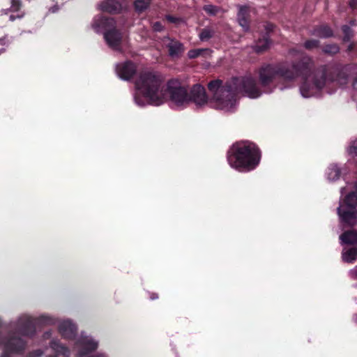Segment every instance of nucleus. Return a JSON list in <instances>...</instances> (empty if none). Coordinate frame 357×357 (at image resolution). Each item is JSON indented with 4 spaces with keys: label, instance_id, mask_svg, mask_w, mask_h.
Masks as SVG:
<instances>
[{
    "label": "nucleus",
    "instance_id": "1",
    "mask_svg": "<svg viewBox=\"0 0 357 357\" xmlns=\"http://www.w3.org/2000/svg\"><path fill=\"white\" fill-rule=\"evenodd\" d=\"M137 92L153 105H160L169 100L176 107H185L191 102L188 90L176 79L164 84L163 77L151 70L141 72L136 81Z\"/></svg>",
    "mask_w": 357,
    "mask_h": 357
},
{
    "label": "nucleus",
    "instance_id": "2",
    "mask_svg": "<svg viewBox=\"0 0 357 357\" xmlns=\"http://www.w3.org/2000/svg\"><path fill=\"white\" fill-rule=\"evenodd\" d=\"M311 59L304 57L301 63L294 65L289 70L282 66L267 65L259 70V79L262 86H266L278 77L291 81L301 75L303 82L301 86V95L305 98L316 95L326 83V73L324 69L311 72Z\"/></svg>",
    "mask_w": 357,
    "mask_h": 357
},
{
    "label": "nucleus",
    "instance_id": "3",
    "mask_svg": "<svg viewBox=\"0 0 357 357\" xmlns=\"http://www.w3.org/2000/svg\"><path fill=\"white\" fill-rule=\"evenodd\" d=\"M208 89L210 106L225 112H231L235 109L240 93H244L250 98H257L262 93L250 76L232 78L226 82L220 79L213 80L208 84Z\"/></svg>",
    "mask_w": 357,
    "mask_h": 357
},
{
    "label": "nucleus",
    "instance_id": "4",
    "mask_svg": "<svg viewBox=\"0 0 357 357\" xmlns=\"http://www.w3.org/2000/svg\"><path fill=\"white\" fill-rule=\"evenodd\" d=\"M227 160L231 167L239 171H250L259 164L260 153L254 144L236 143L231 148Z\"/></svg>",
    "mask_w": 357,
    "mask_h": 357
},
{
    "label": "nucleus",
    "instance_id": "5",
    "mask_svg": "<svg viewBox=\"0 0 357 357\" xmlns=\"http://www.w3.org/2000/svg\"><path fill=\"white\" fill-rule=\"evenodd\" d=\"M114 26L115 22L112 18H107L102 15L96 16L92 23V27L96 32L105 30L104 38L107 45L114 50H119L123 40V36Z\"/></svg>",
    "mask_w": 357,
    "mask_h": 357
},
{
    "label": "nucleus",
    "instance_id": "6",
    "mask_svg": "<svg viewBox=\"0 0 357 357\" xmlns=\"http://www.w3.org/2000/svg\"><path fill=\"white\" fill-rule=\"evenodd\" d=\"M356 206H351L347 203V197L340 202L337 208V213L341 220L349 225L354 226L357 224V211Z\"/></svg>",
    "mask_w": 357,
    "mask_h": 357
},
{
    "label": "nucleus",
    "instance_id": "7",
    "mask_svg": "<svg viewBox=\"0 0 357 357\" xmlns=\"http://www.w3.org/2000/svg\"><path fill=\"white\" fill-rule=\"evenodd\" d=\"M189 96L191 101L194 102L198 107L208 104V98L206 96L205 89L199 84H196L192 88Z\"/></svg>",
    "mask_w": 357,
    "mask_h": 357
},
{
    "label": "nucleus",
    "instance_id": "8",
    "mask_svg": "<svg viewBox=\"0 0 357 357\" xmlns=\"http://www.w3.org/2000/svg\"><path fill=\"white\" fill-rule=\"evenodd\" d=\"M3 354L1 357H8L6 353L8 351L14 352L18 351L24 349V342L21 338H17L15 337H12L6 342H3Z\"/></svg>",
    "mask_w": 357,
    "mask_h": 357
},
{
    "label": "nucleus",
    "instance_id": "9",
    "mask_svg": "<svg viewBox=\"0 0 357 357\" xmlns=\"http://www.w3.org/2000/svg\"><path fill=\"white\" fill-rule=\"evenodd\" d=\"M136 72L135 66L131 62H125L116 66V73L119 77L128 80L130 79Z\"/></svg>",
    "mask_w": 357,
    "mask_h": 357
},
{
    "label": "nucleus",
    "instance_id": "10",
    "mask_svg": "<svg viewBox=\"0 0 357 357\" xmlns=\"http://www.w3.org/2000/svg\"><path fill=\"white\" fill-rule=\"evenodd\" d=\"M79 355H84L86 351L95 350L98 347V342L88 337H83L77 343Z\"/></svg>",
    "mask_w": 357,
    "mask_h": 357
},
{
    "label": "nucleus",
    "instance_id": "11",
    "mask_svg": "<svg viewBox=\"0 0 357 357\" xmlns=\"http://www.w3.org/2000/svg\"><path fill=\"white\" fill-rule=\"evenodd\" d=\"M59 328L61 335L67 338L72 337L76 331V327L68 320L62 321Z\"/></svg>",
    "mask_w": 357,
    "mask_h": 357
},
{
    "label": "nucleus",
    "instance_id": "12",
    "mask_svg": "<svg viewBox=\"0 0 357 357\" xmlns=\"http://www.w3.org/2000/svg\"><path fill=\"white\" fill-rule=\"evenodd\" d=\"M101 9L108 13H116L121 10L122 7L119 0H105L101 5Z\"/></svg>",
    "mask_w": 357,
    "mask_h": 357
},
{
    "label": "nucleus",
    "instance_id": "13",
    "mask_svg": "<svg viewBox=\"0 0 357 357\" xmlns=\"http://www.w3.org/2000/svg\"><path fill=\"white\" fill-rule=\"evenodd\" d=\"M167 46L169 55L172 57L178 56L183 52L182 44L177 40H169Z\"/></svg>",
    "mask_w": 357,
    "mask_h": 357
},
{
    "label": "nucleus",
    "instance_id": "14",
    "mask_svg": "<svg viewBox=\"0 0 357 357\" xmlns=\"http://www.w3.org/2000/svg\"><path fill=\"white\" fill-rule=\"evenodd\" d=\"M239 24L245 29H248V8L246 6H241L238 13Z\"/></svg>",
    "mask_w": 357,
    "mask_h": 357
},
{
    "label": "nucleus",
    "instance_id": "15",
    "mask_svg": "<svg viewBox=\"0 0 357 357\" xmlns=\"http://www.w3.org/2000/svg\"><path fill=\"white\" fill-rule=\"evenodd\" d=\"M340 239L342 243L355 244L357 243V231L349 230L345 231L340 236Z\"/></svg>",
    "mask_w": 357,
    "mask_h": 357
},
{
    "label": "nucleus",
    "instance_id": "16",
    "mask_svg": "<svg viewBox=\"0 0 357 357\" xmlns=\"http://www.w3.org/2000/svg\"><path fill=\"white\" fill-rule=\"evenodd\" d=\"M342 258L347 263H354L357 259V247L344 249L342 253Z\"/></svg>",
    "mask_w": 357,
    "mask_h": 357
},
{
    "label": "nucleus",
    "instance_id": "17",
    "mask_svg": "<svg viewBox=\"0 0 357 357\" xmlns=\"http://www.w3.org/2000/svg\"><path fill=\"white\" fill-rule=\"evenodd\" d=\"M20 325L23 331L24 335H29L32 333L33 323L30 317H26L24 319H20Z\"/></svg>",
    "mask_w": 357,
    "mask_h": 357
},
{
    "label": "nucleus",
    "instance_id": "18",
    "mask_svg": "<svg viewBox=\"0 0 357 357\" xmlns=\"http://www.w3.org/2000/svg\"><path fill=\"white\" fill-rule=\"evenodd\" d=\"M151 3V0H135L134 7L136 12L140 13L149 8Z\"/></svg>",
    "mask_w": 357,
    "mask_h": 357
},
{
    "label": "nucleus",
    "instance_id": "19",
    "mask_svg": "<svg viewBox=\"0 0 357 357\" xmlns=\"http://www.w3.org/2000/svg\"><path fill=\"white\" fill-rule=\"evenodd\" d=\"M327 175L329 180L335 181L340 177V170L336 165H332L328 167Z\"/></svg>",
    "mask_w": 357,
    "mask_h": 357
},
{
    "label": "nucleus",
    "instance_id": "20",
    "mask_svg": "<svg viewBox=\"0 0 357 357\" xmlns=\"http://www.w3.org/2000/svg\"><path fill=\"white\" fill-rule=\"evenodd\" d=\"M270 45V43L267 38L259 40L255 46L257 52H262L267 50Z\"/></svg>",
    "mask_w": 357,
    "mask_h": 357
},
{
    "label": "nucleus",
    "instance_id": "21",
    "mask_svg": "<svg viewBox=\"0 0 357 357\" xmlns=\"http://www.w3.org/2000/svg\"><path fill=\"white\" fill-rule=\"evenodd\" d=\"M346 197L347 203L351 206H357V183H356V191L349 193Z\"/></svg>",
    "mask_w": 357,
    "mask_h": 357
},
{
    "label": "nucleus",
    "instance_id": "22",
    "mask_svg": "<svg viewBox=\"0 0 357 357\" xmlns=\"http://www.w3.org/2000/svg\"><path fill=\"white\" fill-rule=\"evenodd\" d=\"M340 50L339 47L335 44L326 45L324 47L323 51L325 53L335 54Z\"/></svg>",
    "mask_w": 357,
    "mask_h": 357
},
{
    "label": "nucleus",
    "instance_id": "23",
    "mask_svg": "<svg viewBox=\"0 0 357 357\" xmlns=\"http://www.w3.org/2000/svg\"><path fill=\"white\" fill-rule=\"evenodd\" d=\"M332 34L331 29L328 26H322L317 31V35L324 38L330 37Z\"/></svg>",
    "mask_w": 357,
    "mask_h": 357
},
{
    "label": "nucleus",
    "instance_id": "24",
    "mask_svg": "<svg viewBox=\"0 0 357 357\" xmlns=\"http://www.w3.org/2000/svg\"><path fill=\"white\" fill-rule=\"evenodd\" d=\"M213 32L210 29H204L199 33V38L202 40H207L212 37Z\"/></svg>",
    "mask_w": 357,
    "mask_h": 357
},
{
    "label": "nucleus",
    "instance_id": "25",
    "mask_svg": "<svg viewBox=\"0 0 357 357\" xmlns=\"http://www.w3.org/2000/svg\"><path fill=\"white\" fill-rule=\"evenodd\" d=\"M208 50H204V49H197V50H190L188 53V55L189 58L190 59H195L199 56L202 52H208Z\"/></svg>",
    "mask_w": 357,
    "mask_h": 357
},
{
    "label": "nucleus",
    "instance_id": "26",
    "mask_svg": "<svg viewBox=\"0 0 357 357\" xmlns=\"http://www.w3.org/2000/svg\"><path fill=\"white\" fill-rule=\"evenodd\" d=\"M204 10L207 13H208L209 15H216L218 11H219V8L215 6H213V5H206L204 7Z\"/></svg>",
    "mask_w": 357,
    "mask_h": 357
},
{
    "label": "nucleus",
    "instance_id": "27",
    "mask_svg": "<svg viewBox=\"0 0 357 357\" xmlns=\"http://www.w3.org/2000/svg\"><path fill=\"white\" fill-rule=\"evenodd\" d=\"M304 46L307 50H312L319 46V42L316 40H307L305 43Z\"/></svg>",
    "mask_w": 357,
    "mask_h": 357
},
{
    "label": "nucleus",
    "instance_id": "28",
    "mask_svg": "<svg viewBox=\"0 0 357 357\" xmlns=\"http://www.w3.org/2000/svg\"><path fill=\"white\" fill-rule=\"evenodd\" d=\"M348 152L351 155L357 156V139L351 142V145L348 149Z\"/></svg>",
    "mask_w": 357,
    "mask_h": 357
},
{
    "label": "nucleus",
    "instance_id": "29",
    "mask_svg": "<svg viewBox=\"0 0 357 357\" xmlns=\"http://www.w3.org/2000/svg\"><path fill=\"white\" fill-rule=\"evenodd\" d=\"M342 31H343V32L344 33V40H349V38L351 36V30H350L349 27L347 26H342Z\"/></svg>",
    "mask_w": 357,
    "mask_h": 357
},
{
    "label": "nucleus",
    "instance_id": "30",
    "mask_svg": "<svg viewBox=\"0 0 357 357\" xmlns=\"http://www.w3.org/2000/svg\"><path fill=\"white\" fill-rule=\"evenodd\" d=\"M53 347L55 349H57L59 352L62 353L63 354L66 355L67 352H68V349L65 348L64 347L59 345L56 343H53Z\"/></svg>",
    "mask_w": 357,
    "mask_h": 357
},
{
    "label": "nucleus",
    "instance_id": "31",
    "mask_svg": "<svg viewBox=\"0 0 357 357\" xmlns=\"http://www.w3.org/2000/svg\"><path fill=\"white\" fill-rule=\"evenodd\" d=\"M20 2L18 0H12L11 9L13 11H17L20 8Z\"/></svg>",
    "mask_w": 357,
    "mask_h": 357
},
{
    "label": "nucleus",
    "instance_id": "32",
    "mask_svg": "<svg viewBox=\"0 0 357 357\" xmlns=\"http://www.w3.org/2000/svg\"><path fill=\"white\" fill-rule=\"evenodd\" d=\"M349 274L353 279H357V266L351 269L349 272Z\"/></svg>",
    "mask_w": 357,
    "mask_h": 357
},
{
    "label": "nucleus",
    "instance_id": "33",
    "mask_svg": "<svg viewBox=\"0 0 357 357\" xmlns=\"http://www.w3.org/2000/svg\"><path fill=\"white\" fill-rule=\"evenodd\" d=\"M135 100L136 102V103L139 105V106H143L145 105V102L143 100H141L139 97L138 96V95H136L135 97Z\"/></svg>",
    "mask_w": 357,
    "mask_h": 357
},
{
    "label": "nucleus",
    "instance_id": "34",
    "mask_svg": "<svg viewBox=\"0 0 357 357\" xmlns=\"http://www.w3.org/2000/svg\"><path fill=\"white\" fill-rule=\"evenodd\" d=\"M153 27L155 31H159L162 30V25H161V24L160 22L154 23Z\"/></svg>",
    "mask_w": 357,
    "mask_h": 357
},
{
    "label": "nucleus",
    "instance_id": "35",
    "mask_svg": "<svg viewBox=\"0 0 357 357\" xmlns=\"http://www.w3.org/2000/svg\"><path fill=\"white\" fill-rule=\"evenodd\" d=\"M337 82L340 84V85H343L346 83V78H340L339 79L337 80Z\"/></svg>",
    "mask_w": 357,
    "mask_h": 357
},
{
    "label": "nucleus",
    "instance_id": "36",
    "mask_svg": "<svg viewBox=\"0 0 357 357\" xmlns=\"http://www.w3.org/2000/svg\"><path fill=\"white\" fill-rule=\"evenodd\" d=\"M167 19L168 21H169L171 22H176V18H174V17H172V16H167Z\"/></svg>",
    "mask_w": 357,
    "mask_h": 357
},
{
    "label": "nucleus",
    "instance_id": "37",
    "mask_svg": "<svg viewBox=\"0 0 357 357\" xmlns=\"http://www.w3.org/2000/svg\"><path fill=\"white\" fill-rule=\"evenodd\" d=\"M354 88L357 91V75L353 83Z\"/></svg>",
    "mask_w": 357,
    "mask_h": 357
},
{
    "label": "nucleus",
    "instance_id": "38",
    "mask_svg": "<svg viewBox=\"0 0 357 357\" xmlns=\"http://www.w3.org/2000/svg\"><path fill=\"white\" fill-rule=\"evenodd\" d=\"M354 5H355V2H354V1H351V2H350V6H351V7H354Z\"/></svg>",
    "mask_w": 357,
    "mask_h": 357
},
{
    "label": "nucleus",
    "instance_id": "39",
    "mask_svg": "<svg viewBox=\"0 0 357 357\" xmlns=\"http://www.w3.org/2000/svg\"><path fill=\"white\" fill-rule=\"evenodd\" d=\"M10 20L11 21H13V20H15L14 16L10 15Z\"/></svg>",
    "mask_w": 357,
    "mask_h": 357
}]
</instances>
